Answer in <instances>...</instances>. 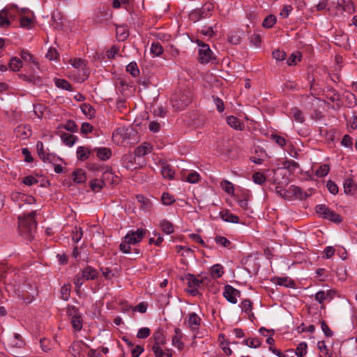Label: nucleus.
Segmentation results:
<instances>
[{
  "mask_svg": "<svg viewBox=\"0 0 357 357\" xmlns=\"http://www.w3.org/2000/svg\"><path fill=\"white\" fill-rule=\"evenodd\" d=\"M36 211H31L27 215L18 217L19 233L27 241H31L36 232Z\"/></svg>",
  "mask_w": 357,
  "mask_h": 357,
  "instance_id": "f257e3e1",
  "label": "nucleus"
},
{
  "mask_svg": "<svg viewBox=\"0 0 357 357\" xmlns=\"http://www.w3.org/2000/svg\"><path fill=\"white\" fill-rule=\"evenodd\" d=\"M192 100V92L190 89H185L176 92L171 98V103L175 111L185 109Z\"/></svg>",
  "mask_w": 357,
  "mask_h": 357,
  "instance_id": "f03ea898",
  "label": "nucleus"
},
{
  "mask_svg": "<svg viewBox=\"0 0 357 357\" xmlns=\"http://www.w3.org/2000/svg\"><path fill=\"white\" fill-rule=\"evenodd\" d=\"M316 212L319 216L323 218L328 219L331 222L340 223L342 221V218L340 215L336 213L334 211L331 210L324 204L317 205L316 206Z\"/></svg>",
  "mask_w": 357,
  "mask_h": 357,
  "instance_id": "7ed1b4c3",
  "label": "nucleus"
},
{
  "mask_svg": "<svg viewBox=\"0 0 357 357\" xmlns=\"http://www.w3.org/2000/svg\"><path fill=\"white\" fill-rule=\"evenodd\" d=\"M7 349L13 351L14 349H20L24 347L25 342L22 336L18 333H13L12 335L7 337L3 342Z\"/></svg>",
  "mask_w": 357,
  "mask_h": 357,
  "instance_id": "20e7f679",
  "label": "nucleus"
},
{
  "mask_svg": "<svg viewBox=\"0 0 357 357\" xmlns=\"http://www.w3.org/2000/svg\"><path fill=\"white\" fill-rule=\"evenodd\" d=\"M197 45L200 47L199 50V59L201 63H207L211 59L212 51L208 44L204 43L200 40H197Z\"/></svg>",
  "mask_w": 357,
  "mask_h": 357,
  "instance_id": "39448f33",
  "label": "nucleus"
},
{
  "mask_svg": "<svg viewBox=\"0 0 357 357\" xmlns=\"http://www.w3.org/2000/svg\"><path fill=\"white\" fill-rule=\"evenodd\" d=\"M146 230L142 228H139L136 231H129L125 236L127 242L132 245L137 244L140 242L145 236Z\"/></svg>",
  "mask_w": 357,
  "mask_h": 357,
  "instance_id": "423d86ee",
  "label": "nucleus"
},
{
  "mask_svg": "<svg viewBox=\"0 0 357 357\" xmlns=\"http://www.w3.org/2000/svg\"><path fill=\"white\" fill-rule=\"evenodd\" d=\"M69 63L76 69L82 73L81 77L79 78V82H83L89 77L88 70L86 68L84 61L82 59H70Z\"/></svg>",
  "mask_w": 357,
  "mask_h": 357,
  "instance_id": "0eeeda50",
  "label": "nucleus"
},
{
  "mask_svg": "<svg viewBox=\"0 0 357 357\" xmlns=\"http://www.w3.org/2000/svg\"><path fill=\"white\" fill-rule=\"evenodd\" d=\"M223 296L227 301L232 304H236L237 303V297L241 296V292L232 286L227 284L225 287Z\"/></svg>",
  "mask_w": 357,
  "mask_h": 357,
  "instance_id": "6e6552de",
  "label": "nucleus"
},
{
  "mask_svg": "<svg viewBox=\"0 0 357 357\" xmlns=\"http://www.w3.org/2000/svg\"><path fill=\"white\" fill-rule=\"evenodd\" d=\"M187 280H188V284L190 288V289L188 290V292L192 296H196L198 294V288L203 283V280H198L197 278L195 277V275H190V274L187 278Z\"/></svg>",
  "mask_w": 357,
  "mask_h": 357,
  "instance_id": "1a4fd4ad",
  "label": "nucleus"
},
{
  "mask_svg": "<svg viewBox=\"0 0 357 357\" xmlns=\"http://www.w3.org/2000/svg\"><path fill=\"white\" fill-rule=\"evenodd\" d=\"M214 6L212 3L207 2L204 3L202 8H196L198 13H200L202 19H206L210 17L213 14Z\"/></svg>",
  "mask_w": 357,
  "mask_h": 357,
  "instance_id": "9d476101",
  "label": "nucleus"
},
{
  "mask_svg": "<svg viewBox=\"0 0 357 357\" xmlns=\"http://www.w3.org/2000/svg\"><path fill=\"white\" fill-rule=\"evenodd\" d=\"M153 150L152 145L149 142H144L135 149V155L142 157L150 153Z\"/></svg>",
  "mask_w": 357,
  "mask_h": 357,
  "instance_id": "9b49d317",
  "label": "nucleus"
},
{
  "mask_svg": "<svg viewBox=\"0 0 357 357\" xmlns=\"http://www.w3.org/2000/svg\"><path fill=\"white\" fill-rule=\"evenodd\" d=\"M93 151L96 153L97 157L100 160H109L112 156V151L110 149L107 147H99V148H94L93 149Z\"/></svg>",
  "mask_w": 357,
  "mask_h": 357,
  "instance_id": "f8f14e48",
  "label": "nucleus"
},
{
  "mask_svg": "<svg viewBox=\"0 0 357 357\" xmlns=\"http://www.w3.org/2000/svg\"><path fill=\"white\" fill-rule=\"evenodd\" d=\"M201 319L195 312H192L189 314V318L187 321L188 326L192 330L195 331L198 329L200 325Z\"/></svg>",
  "mask_w": 357,
  "mask_h": 357,
  "instance_id": "ddd939ff",
  "label": "nucleus"
},
{
  "mask_svg": "<svg viewBox=\"0 0 357 357\" xmlns=\"http://www.w3.org/2000/svg\"><path fill=\"white\" fill-rule=\"evenodd\" d=\"M227 123L234 129L243 130L245 128L244 123L234 116H229L227 118Z\"/></svg>",
  "mask_w": 357,
  "mask_h": 357,
  "instance_id": "4468645a",
  "label": "nucleus"
},
{
  "mask_svg": "<svg viewBox=\"0 0 357 357\" xmlns=\"http://www.w3.org/2000/svg\"><path fill=\"white\" fill-rule=\"evenodd\" d=\"M152 338L154 340L153 345L163 346L166 344V339L162 328H158L157 331H155L152 336Z\"/></svg>",
  "mask_w": 357,
  "mask_h": 357,
  "instance_id": "2eb2a0df",
  "label": "nucleus"
},
{
  "mask_svg": "<svg viewBox=\"0 0 357 357\" xmlns=\"http://www.w3.org/2000/svg\"><path fill=\"white\" fill-rule=\"evenodd\" d=\"M70 323L72 327L75 331H79L82 330L83 326V320L79 312L73 314V317L70 318Z\"/></svg>",
  "mask_w": 357,
  "mask_h": 357,
  "instance_id": "dca6fc26",
  "label": "nucleus"
},
{
  "mask_svg": "<svg viewBox=\"0 0 357 357\" xmlns=\"http://www.w3.org/2000/svg\"><path fill=\"white\" fill-rule=\"evenodd\" d=\"M82 275L85 280H95L98 278V273L96 269L88 266L82 270Z\"/></svg>",
  "mask_w": 357,
  "mask_h": 357,
  "instance_id": "f3484780",
  "label": "nucleus"
},
{
  "mask_svg": "<svg viewBox=\"0 0 357 357\" xmlns=\"http://www.w3.org/2000/svg\"><path fill=\"white\" fill-rule=\"evenodd\" d=\"M162 346L153 345L152 351L155 357H172V352L171 349H166L163 351Z\"/></svg>",
  "mask_w": 357,
  "mask_h": 357,
  "instance_id": "a211bd4d",
  "label": "nucleus"
},
{
  "mask_svg": "<svg viewBox=\"0 0 357 357\" xmlns=\"http://www.w3.org/2000/svg\"><path fill=\"white\" fill-rule=\"evenodd\" d=\"M159 226L161 230L167 234H172L174 231V225L166 219L160 220Z\"/></svg>",
  "mask_w": 357,
  "mask_h": 357,
  "instance_id": "6ab92c4d",
  "label": "nucleus"
},
{
  "mask_svg": "<svg viewBox=\"0 0 357 357\" xmlns=\"http://www.w3.org/2000/svg\"><path fill=\"white\" fill-rule=\"evenodd\" d=\"M6 17L10 20V22L14 20L18 15V8L15 6H7L2 9Z\"/></svg>",
  "mask_w": 357,
  "mask_h": 357,
  "instance_id": "aec40b11",
  "label": "nucleus"
},
{
  "mask_svg": "<svg viewBox=\"0 0 357 357\" xmlns=\"http://www.w3.org/2000/svg\"><path fill=\"white\" fill-rule=\"evenodd\" d=\"M161 174L164 178L172 180L174 178L175 172L169 164H165L162 167Z\"/></svg>",
  "mask_w": 357,
  "mask_h": 357,
  "instance_id": "412c9836",
  "label": "nucleus"
},
{
  "mask_svg": "<svg viewBox=\"0 0 357 357\" xmlns=\"http://www.w3.org/2000/svg\"><path fill=\"white\" fill-rule=\"evenodd\" d=\"M15 132L17 137H20L22 139L29 137L31 134V130L25 126L20 125L15 129Z\"/></svg>",
  "mask_w": 357,
  "mask_h": 357,
  "instance_id": "4be33fe9",
  "label": "nucleus"
},
{
  "mask_svg": "<svg viewBox=\"0 0 357 357\" xmlns=\"http://www.w3.org/2000/svg\"><path fill=\"white\" fill-rule=\"evenodd\" d=\"M289 116L298 123H302L305 121L303 112L297 107H293L290 109Z\"/></svg>",
  "mask_w": 357,
  "mask_h": 357,
  "instance_id": "5701e85b",
  "label": "nucleus"
},
{
  "mask_svg": "<svg viewBox=\"0 0 357 357\" xmlns=\"http://www.w3.org/2000/svg\"><path fill=\"white\" fill-rule=\"evenodd\" d=\"M22 67V61L17 57H12L8 63V68L13 72H17Z\"/></svg>",
  "mask_w": 357,
  "mask_h": 357,
  "instance_id": "b1692460",
  "label": "nucleus"
},
{
  "mask_svg": "<svg viewBox=\"0 0 357 357\" xmlns=\"http://www.w3.org/2000/svg\"><path fill=\"white\" fill-rule=\"evenodd\" d=\"M220 216L224 221L228 222L238 223L239 221V218L231 213L229 211H222L220 213Z\"/></svg>",
  "mask_w": 357,
  "mask_h": 357,
  "instance_id": "393cba45",
  "label": "nucleus"
},
{
  "mask_svg": "<svg viewBox=\"0 0 357 357\" xmlns=\"http://www.w3.org/2000/svg\"><path fill=\"white\" fill-rule=\"evenodd\" d=\"M91 154L90 150L84 146H79L77 149V158L78 160L84 161L86 160Z\"/></svg>",
  "mask_w": 357,
  "mask_h": 357,
  "instance_id": "a878e982",
  "label": "nucleus"
},
{
  "mask_svg": "<svg viewBox=\"0 0 357 357\" xmlns=\"http://www.w3.org/2000/svg\"><path fill=\"white\" fill-rule=\"evenodd\" d=\"M31 15L22 16L20 19V26L22 28L30 29L33 24V17Z\"/></svg>",
  "mask_w": 357,
  "mask_h": 357,
  "instance_id": "bb28decb",
  "label": "nucleus"
},
{
  "mask_svg": "<svg viewBox=\"0 0 357 357\" xmlns=\"http://www.w3.org/2000/svg\"><path fill=\"white\" fill-rule=\"evenodd\" d=\"M20 56L24 61L32 63L37 68H38V62L36 60L34 56L27 50H22L21 51Z\"/></svg>",
  "mask_w": 357,
  "mask_h": 357,
  "instance_id": "cd10ccee",
  "label": "nucleus"
},
{
  "mask_svg": "<svg viewBox=\"0 0 357 357\" xmlns=\"http://www.w3.org/2000/svg\"><path fill=\"white\" fill-rule=\"evenodd\" d=\"M55 85L61 89L71 91H73L72 85L64 79H56L54 81Z\"/></svg>",
  "mask_w": 357,
  "mask_h": 357,
  "instance_id": "c85d7f7f",
  "label": "nucleus"
},
{
  "mask_svg": "<svg viewBox=\"0 0 357 357\" xmlns=\"http://www.w3.org/2000/svg\"><path fill=\"white\" fill-rule=\"evenodd\" d=\"M105 185V183L102 179L95 178L90 182V188L94 192L100 191Z\"/></svg>",
  "mask_w": 357,
  "mask_h": 357,
  "instance_id": "c756f323",
  "label": "nucleus"
},
{
  "mask_svg": "<svg viewBox=\"0 0 357 357\" xmlns=\"http://www.w3.org/2000/svg\"><path fill=\"white\" fill-rule=\"evenodd\" d=\"M116 37L119 40L123 41L128 37V32L126 26H118L116 27Z\"/></svg>",
  "mask_w": 357,
  "mask_h": 357,
  "instance_id": "7c9ffc66",
  "label": "nucleus"
},
{
  "mask_svg": "<svg viewBox=\"0 0 357 357\" xmlns=\"http://www.w3.org/2000/svg\"><path fill=\"white\" fill-rule=\"evenodd\" d=\"M290 190L296 197L301 199H305L308 197V194L303 192L300 187L292 185L290 186Z\"/></svg>",
  "mask_w": 357,
  "mask_h": 357,
  "instance_id": "2f4dec72",
  "label": "nucleus"
},
{
  "mask_svg": "<svg viewBox=\"0 0 357 357\" xmlns=\"http://www.w3.org/2000/svg\"><path fill=\"white\" fill-rule=\"evenodd\" d=\"M82 112L86 116H89V118H92L95 116L96 110L95 109L90 105L89 104L84 103L80 107Z\"/></svg>",
  "mask_w": 357,
  "mask_h": 357,
  "instance_id": "473e14b6",
  "label": "nucleus"
},
{
  "mask_svg": "<svg viewBox=\"0 0 357 357\" xmlns=\"http://www.w3.org/2000/svg\"><path fill=\"white\" fill-rule=\"evenodd\" d=\"M73 176V181L77 183H82L86 180L85 172L81 169L75 170Z\"/></svg>",
  "mask_w": 357,
  "mask_h": 357,
  "instance_id": "72a5a7b5",
  "label": "nucleus"
},
{
  "mask_svg": "<svg viewBox=\"0 0 357 357\" xmlns=\"http://www.w3.org/2000/svg\"><path fill=\"white\" fill-rule=\"evenodd\" d=\"M276 284L280 286L286 287H294L295 282L294 280L285 277V278H277Z\"/></svg>",
  "mask_w": 357,
  "mask_h": 357,
  "instance_id": "f704fd0d",
  "label": "nucleus"
},
{
  "mask_svg": "<svg viewBox=\"0 0 357 357\" xmlns=\"http://www.w3.org/2000/svg\"><path fill=\"white\" fill-rule=\"evenodd\" d=\"M61 139L66 145L72 146L75 143L77 137L73 135L65 133L61 135Z\"/></svg>",
  "mask_w": 357,
  "mask_h": 357,
  "instance_id": "c9c22d12",
  "label": "nucleus"
},
{
  "mask_svg": "<svg viewBox=\"0 0 357 357\" xmlns=\"http://www.w3.org/2000/svg\"><path fill=\"white\" fill-rule=\"evenodd\" d=\"M343 187L344 193L347 195H349L356 188V185L354 184V181L351 178H349L344 180Z\"/></svg>",
  "mask_w": 357,
  "mask_h": 357,
  "instance_id": "e433bc0d",
  "label": "nucleus"
},
{
  "mask_svg": "<svg viewBox=\"0 0 357 357\" xmlns=\"http://www.w3.org/2000/svg\"><path fill=\"white\" fill-rule=\"evenodd\" d=\"M276 17L273 15H269L267 17H265L262 22V26L264 28H271L274 26V24L276 23Z\"/></svg>",
  "mask_w": 357,
  "mask_h": 357,
  "instance_id": "4c0bfd02",
  "label": "nucleus"
},
{
  "mask_svg": "<svg viewBox=\"0 0 357 357\" xmlns=\"http://www.w3.org/2000/svg\"><path fill=\"white\" fill-rule=\"evenodd\" d=\"M82 342H75L69 348L70 351L75 357H79Z\"/></svg>",
  "mask_w": 357,
  "mask_h": 357,
  "instance_id": "58836bf2",
  "label": "nucleus"
},
{
  "mask_svg": "<svg viewBox=\"0 0 357 357\" xmlns=\"http://www.w3.org/2000/svg\"><path fill=\"white\" fill-rule=\"evenodd\" d=\"M127 72L130 73V75L136 77L139 75V70L135 62H131L126 66Z\"/></svg>",
  "mask_w": 357,
  "mask_h": 357,
  "instance_id": "ea45409f",
  "label": "nucleus"
},
{
  "mask_svg": "<svg viewBox=\"0 0 357 357\" xmlns=\"http://www.w3.org/2000/svg\"><path fill=\"white\" fill-rule=\"evenodd\" d=\"M163 47L158 42L153 43L151 47V52L155 56H160L163 53Z\"/></svg>",
  "mask_w": 357,
  "mask_h": 357,
  "instance_id": "a19ab883",
  "label": "nucleus"
},
{
  "mask_svg": "<svg viewBox=\"0 0 357 357\" xmlns=\"http://www.w3.org/2000/svg\"><path fill=\"white\" fill-rule=\"evenodd\" d=\"M137 199L141 203L140 208L144 210H148L151 206V202L149 199L142 195L137 196Z\"/></svg>",
  "mask_w": 357,
  "mask_h": 357,
  "instance_id": "79ce46f5",
  "label": "nucleus"
},
{
  "mask_svg": "<svg viewBox=\"0 0 357 357\" xmlns=\"http://www.w3.org/2000/svg\"><path fill=\"white\" fill-rule=\"evenodd\" d=\"M307 343H305L304 342H301L298 345L297 348L296 349L295 354L298 357H303L307 353Z\"/></svg>",
  "mask_w": 357,
  "mask_h": 357,
  "instance_id": "37998d69",
  "label": "nucleus"
},
{
  "mask_svg": "<svg viewBox=\"0 0 357 357\" xmlns=\"http://www.w3.org/2000/svg\"><path fill=\"white\" fill-rule=\"evenodd\" d=\"M317 347L319 351L325 357H332V354L330 352L329 349L326 345L325 341H319L317 343Z\"/></svg>",
  "mask_w": 357,
  "mask_h": 357,
  "instance_id": "c03bdc74",
  "label": "nucleus"
},
{
  "mask_svg": "<svg viewBox=\"0 0 357 357\" xmlns=\"http://www.w3.org/2000/svg\"><path fill=\"white\" fill-rule=\"evenodd\" d=\"M83 232L81 227H75L72 232V239L74 243H78L82 238Z\"/></svg>",
  "mask_w": 357,
  "mask_h": 357,
  "instance_id": "a18cd8bd",
  "label": "nucleus"
},
{
  "mask_svg": "<svg viewBox=\"0 0 357 357\" xmlns=\"http://www.w3.org/2000/svg\"><path fill=\"white\" fill-rule=\"evenodd\" d=\"M223 273V267L220 264H215L211 267V274L213 278H220Z\"/></svg>",
  "mask_w": 357,
  "mask_h": 357,
  "instance_id": "49530a36",
  "label": "nucleus"
},
{
  "mask_svg": "<svg viewBox=\"0 0 357 357\" xmlns=\"http://www.w3.org/2000/svg\"><path fill=\"white\" fill-rule=\"evenodd\" d=\"M214 240L218 245H222L224 248H229L231 244L229 240L222 236H216Z\"/></svg>",
  "mask_w": 357,
  "mask_h": 357,
  "instance_id": "de8ad7c7",
  "label": "nucleus"
},
{
  "mask_svg": "<svg viewBox=\"0 0 357 357\" xmlns=\"http://www.w3.org/2000/svg\"><path fill=\"white\" fill-rule=\"evenodd\" d=\"M161 201L165 205H171L175 202V199L172 195L169 192H164L161 197Z\"/></svg>",
  "mask_w": 357,
  "mask_h": 357,
  "instance_id": "09e8293b",
  "label": "nucleus"
},
{
  "mask_svg": "<svg viewBox=\"0 0 357 357\" xmlns=\"http://www.w3.org/2000/svg\"><path fill=\"white\" fill-rule=\"evenodd\" d=\"M241 310L245 313H250L252 309V303L249 299H244L240 305Z\"/></svg>",
  "mask_w": 357,
  "mask_h": 357,
  "instance_id": "8fccbe9b",
  "label": "nucleus"
},
{
  "mask_svg": "<svg viewBox=\"0 0 357 357\" xmlns=\"http://www.w3.org/2000/svg\"><path fill=\"white\" fill-rule=\"evenodd\" d=\"M61 298L64 301H68L70 294V285L64 284L61 287L60 291Z\"/></svg>",
  "mask_w": 357,
  "mask_h": 357,
  "instance_id": "3c124183",
  "label": "nucleus"
},
{
  "mask_svg": "<svg viewBox=\"0 0 357 357\" xmlns=\"http://www.w3.org/2000/svg\"><path fill=\"white\" fill-rule=\"evenodd\" d=\"M182 335H173L172 337V344L176 347L178 349L182 350L184 347V343L182 342Z\"/></svg>",
  "mask_w": 357,
  "mask_h": 357,
  "instance_id": "603ef678",
  "label": "nucleus"
},
{
  "mask_svg": "<svg viewBox=\"0 0 357 357\" xmlns=\"http://www.w3.org/2000/svg\"><path fill=\"white\" fill-rule=\"evenodd\" d=\"M244 343L249 347L258 348L261 345V341L258 338H248L245 340Z\"/></svg>",
  "mask_w": 357,
  "mask_h": 357,
  "instance_id": "864d4df0",
  "label": "nucleus"
},
{
  "mask_svg": "<svg viewBox=\"0 0 357 357\" xmlns=\"http://www.w3.org/2000/svg\"><path fill=\"white\" fill-rule=\"evenodd\" d=\"M329 169L328 165H322L317 169L315 174L319 177H324L328 174Z\"/></svg>",
  "mask_w": 357,
  "mask_h": 357,
  "instance_id": "5fc2aeb1",
  "label": "nucleus"
},
{
  "mask_svg": "<svg viewBox=\"0 0 357 357\" xmlns=\"http://www.w3.org/2000/svg\"><path fill=\"white\" fill-rule=\"evenodd\" d=\"M252 180L255 183L261 185L266 181V176L261 172H255L252 174Z\"/></svg>",
  "mask_w": 357,
  "mask_h": 357,
  "instance_id": "6e6d98bb",
  "label": "nucleus"
},
{
  "mask_svg": "<svg viewBox=\"0 0 357 357\" xmlns=\"http://www.w3.org/2000/svg\"><path fill=\"white\" fill-rule=\"evenodd\" d=\"M10 25V20L6 17L4 11L0 10V27L8 28Z\"/></svg>",
  "mask_w": 357,
  "mask_h": 357,
  "instance_id": "4d7b16f0",
  "label": "nucleus"
},
{
  "mask_svg": "<svg viewBox=\"0 0 357 357\" xmlns=\"http://www.w3.org/2000/svg\"><path fill=\"white\" fill-rule=\"evenodd\" d=\"M151 334V330L148 327H144L139 329L137 337L139 339H145L148 337Z\"/></svg>",
  "mask_w": 357,
  "mask_h": 357,
  "instance_id": "13d9d810",
  "label": "nucleus"
},
{
  "mask_svg": "<svg viewBox=\"0 0 357 357\" xmlns=\"http://www.w3.org/2000/svg\"><path fill=\"white\" fill-rule=\"evenodd\" d=\"M271 139L281 147H284L287 144V140L284 139V137L278 135H271Z\"/></svg>",
  "mask_w": 357,
  "mask_h": 357,
  "instance_id": "bf43d9fd",
  "label": "nucleus"
},
{
  "mask_svg": "<svg viewBox=\"0 0 357 357\" xmlns=\"http://www.w3.org/2000/svg\"><path fill=\"white\" fill-rule=\"evenodd\" d=\"M273 57L279 61H284L287 56L286 53L284 51L280 50H275L272 53Z\"/></svg>",
  "mask_w": 357,
  "mask_h": 357,
  "instance_id": "052dcab7",
  "label": "nucleus"
},
{
  "mask_svg": "<svg viewBox=\"0 0 357 357\" xmlns=\"http://www.w3.org/2000/svg\"><path fill=\"white\" fill-rule=\"evenodd\" d=\"M328 294H326L324 291H319L315 294L314 298L319 304L324 303L328 298Z\"/></svg>",
  "mask_w": 357,
  "mask_h": 357,
  "instance_id": "680f3d73",
  "label": "nucleus"
},
{
  "mask_svg": "<svg viewBox=\"0 0 357 357\" xmlns=\"http://www.w3.org/2000/svg\"><path fill=\"white\" fill-rule=\"evenodd\" d=\"M130 245L132 244L130 243L129 242H127L126 238H124L123 241L119 245V249L123 253L128 254L130 252L131 250Z\"/></svg>",
  "mask_w": 357,
  "mask_h": 357,
  "instance_id": "e2e57ef3",
  "label": "nucleus"
},
{
  "mask_svg": "<svg viewBox=\"0 0 357 357\" xmlns=\"http://www.w3.org/2000/svg\"><path fill=\"white\" fill-rule=\"evenodd\" d=\"M199 174L196 172H190L186 178V181L190 183H196L199 181Z\"/></svg>",
  "mask_w": 357,
  "mask_h": 357,
  "instance_id": "0e129e2a",
  "label": "nucleus"
},
{
  "mask_svg": "<svg viewBox=\"0 0 357 357\" xmlns=\"http://www.w3.org/2000/svg\"><path fill=\"white\" fill-rule=\"evenodd\" d=\"M321 328L326 337H330L333 336V331L331 330L326 322L324 320L321 321Z\"/></svg>",
  "mask_w": 357,
  "mask_h": 357,
  "instance_id": "69168bd1",
  "label": "nucleus"
},
{
  "mask_svg": "<svg viewBox=\"0 0 357 357\" xmlns=\"http://www.w3.org/2000/svg\"><path fill=\"white\" fill-rule=\"evenodd\" d=\"M22 183L28 186H31L33 184L38 183V181L33 176H27L23 178Z\"/></svg>",
  "mask_w": 357,
  "mask_h": 357,
  "instance_id": "338daca9",
  "label": "nucleus"
},
{
  "mask_svg": "<svg viewBox=\"0 0 357 357\" xmlns=\"http://www.w3.org/2000/svg\"><path fill=\"white\" fill-rule=\"evenodd\" d=\"M64 128L66 130L75 132L77 131V126L75 121L68 120L64 126Z\"/></svg>",
  "mask_w": 357,
  "mask_h": 357,
  "instance_id": "774afa93",
  "label": "nucleus"
}]
</instances>
